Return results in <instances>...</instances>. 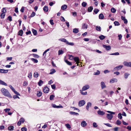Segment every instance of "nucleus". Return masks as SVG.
<instances>
[{
    "mask_svg": "<svg viewBox=\"0 0 131 131\" xmlns=\"http://www.w3.org/2000/svg\"><path fill=\"white\" fill-rule=\"evenodd\" d=\"M1 91L3 94L5 96L10 98H12V96L7 90L5 88H2L1 90Z\"/></svg>",
    "mask_w": 131,
    "mask_h": 131,
    "instance_id": "nucleus-1",
    "label": "nucleus"
},
{
    "mask_svg": "<svg viewBox=\"0 0 131 131\" xmlns=\"http://www.w3.org/2000/svg\"><path fill=\"white\" fill-rule=\"evenodd\" d=\"M86 102L84 100L80 101L78 103L79 106L80 107H81L83 106L85 103Z\"/></svg>",
    "mask_w": 131,
    "mask_h": 131,
    "instance_id": "nucleus-2",
    "label": "nucleus"
},
{
    "mask_svg": "<svg viewBox=\"0 0 131 131\" xmlns=\"http://www.w3.org/2000/svg\"><path fill=\"white\" fill-rule=\"evenodd\" d=\"M123 67V66L122 65L119 66H118L114 68L113 71H118L121 69Z\"/></svg>",
    "mask_w": 131,
    "mask_h": 131,
    "instance_id": "nucleus-3",
    "label": "nucleus"
},
{
    "mask_svg": "<svg viewBox=\"0 0 131 131\" xmlns=\"http://www.w3.org/2000/svg\"><path fill=\"white\" fill-rule=\"evenodd\" d=\"M73 59L75 62H76V63L77 64V66H78L79 65L78 64L80 63L79 58L77 57H75Z\"/></svg>",
    "mask_w": 131,
    "mask_h": 131,
    "instance_id": "nucleus-4",
    "label": "nucleus"
},
{
    "mask_svg": "<svg viewBox=\"0 0 131 131\" xmlns=\"http://www.w3.org/2000/svg\"><path fill=\"white\" fill-rule=\"evenodd\" d=\"M103 47L105 48L107 51L110 50L111 49V47L110 46H106L105 45H103Z\"/></svg>",
    "mask_w": 131,
    "mask_h": 131,
    "instance_id": "nucleus-5",
    "label": "nucleus"
},
{
    "mask_svg": "<svg viewBox=\"0 0 131 131\" xmlns=\"http://www.w3.org/2000/svg\"><path fill=\"white\" fill-rule=\"evenodd\" d=\"M89 86L88 85H86L83 86L82 90V91H85L89 89Z\"/></svg>",
    "mask_w": 131,
    "mask_h": 131,
    "instance_id": "nucleus-6",
    "label": "nucleus"
},
{
    "mask_svg": "<svg viewBox=\"0 0 131 131\" xmlns=\"http://www.w3.org/2000/svg\"><path fill=\"white\" fill-rule=\"evenodd\" d=\"M8 70H5L0 69V73H6L8 72Z\"/></svg>",
    "mask_w": 131,
    "mask_h": 131,
    "instance_id": "nucleus-7",
    "label": "nucleus"
},
{
    "mask_svg": "<svg viewBox=\"0 0 131 131\" xmlns=\"http://www.w3.org/2000/svg\"><path fill=\"white\" fill-rule=\"evenodd\" d=\"M92 106V103H91L89 102L87 103V105L86 106V109L88 110H89V108L90 107H91Z\"/></svg>",
    "mask_w": 131,
    "mask_h": 131,
    "instance_id": "nucleus-8",
    "label": "nucleus"
},
{
    "mask_svg": "<svg viewBox=\"0 0 131 131\" xmlns=\"http://www.w3.org/2000/svg\"><path fill=\"white\" fill-rule=\"evenodd\" d=\"M49 90L48 88L46 86L43 88V91L45 93H47L48 92Z\"/></svg>",
    "mask_w": 131,
    "mask_h": 131,
    "instance_id": "nucleus-9",
    "label": "nucleus"
},
{
    "mask_svg": "<svg viewBox=\"0 0 131 131\" xmlns=\"http://www.w3.org/2000/svg\"><path fill=\"white\" fill-rule=\"evenodd\" d=\"M81 125L83 127H85L87 125V123L85 121H82L81 123Z\"/></svg>",
    "mask_w": 131,
    "mask_h": 131,
    "instance_id": "nucleus-10",
    "label": "nucleus"
},
{
    "mask_svg": "<svg viewBox=\"0 0 131 131\" xmlns=\"http://www.w3.org/2000/svg\"><path fill=\"white\" fill-rule=\"evenodd\" d=\"M107 118L109 120H111L113 117V116L111 114H107Z\"/></svg>",
    "mask_w": 131,
    "mask_h": 131,
    "instance_id": "nucleus-11",
    "label": "nucleus"
},
{
    "mask_svg": "<svg viewBox=\"0 0 131 131\" xmlns=\"http://www.w3.org/2000/svg\"><path fill=\"white\" fill-rule=\"evenodd\" d=\"M97 113L99 115L103 116L105 114V113L103 111L99 110L97 111Z\"/></svg>",
    "mask_w": 131,
    "mask_h": 131,
    "instance_id": "nucleus-12",
    "label": "nucleus"
},
{
    "mask_svg": "<svg viewBox=\"0 0 131 131\" xmlns=\"http://www.w3.org/2000/svg\"><path fill=\"white\" fill-rule=\"evenodd\" d=\"M101 88L103 89L106 87L105 84L104 82L102 81L101 83Z\"/></svg>",
    "mask_w": 131,
    "mask_h": 131,
    "instance_id": "nucleus-13",
    "label": "nucleus"
},
{
    "mask_svg": "<svg viewBox=\"0 0 131 131\" xmlns=\"http://www.w3.org/2000/svg\"><path fill=\"white\" fill-rule=\"evenodd\" d=\"M0 85H1L5 86H7V84L2 80H0Z\"/></svg>",
    "mask_w": 131,
    "mask_h": 131,
    "instance_id": "nucleus-14",
    "label": "nucleus"
},
{
    "mask_svg": "<svg viewBox=\"0 0 131 131\" xmlns=\"http://www.w3.org/2000/svg\"><path fill=\"white\" fill-rule=\"evenodd\" d=\"M59 41H60L66 43V44L68 42V41L66 39H65L64 38H62L60 39H59Z\"/></svg>",
    "mask_w": 131,
    "mask_h": 131,
    "instance_id": "nucleus-15",
    "label": "nucleus"
},
{
    "mask_svg": "<svg viewBox=\"0 0 131 131\" xmlns=\"http://www.w3.org/2000/svg\"><path fill=\"white\" fill-rule=\"evenodd\" d=\"M70 114L74 115H79V114L77 113H76L73 112L71 111L69 112Z\"/></svg>",
    "mask_w": 131,
    "mask_h": 131,
    "instance_id": "nucleus-16",
    "label": "nucleus"
},
{
    "mask_svg": "<svg viewBox=\"0 0 131 131\" xmlns=\"http://www.w3.org/2000/svg\"><path fill=\"white\" fill-rule=\"evenodd\" d=\"M88 27L87 24L84 23L82 24V28L83 29H86Z\"/></svg>",
    "mask_w": 131,
    "mask_h": 131,
    "instance_id": "nucleus-17",
    "label": "nucleus"
},
{
    "mask_svg": "<svg viewBox=\"0 0 131 131\" xmlns=\"http://www.w3.org/2000/svg\"><path fill=\"white\" fill-rule=\"evenodd\" d=\"M117 80L116 79L113 78L111 79L110 81V83H113L114 82H117Z\"/></svg>",
    "mask_w": 131,
    "mask_h": 131,
    "instance_id": "nucleus-18",
    "label": "nucleus"
},
{
    "mask_svg": "<svg viewBox=\"0 0 131 131\" xmlns=\"http://www.w3.org/2000/svg\"><path fill=\"white\" fill-rule=\"evenodd\" d=\"M67 8V6L66 5L64 4L61 7V9L63 10H64Z\"/></svg>",
    "mask_w": 131,
    "mask_h": 131,
    "instance_id": "nucleus-19",
    "label": "nucleus"
},
{
    "mask_svg": "<svg viewBox=\"0 0 131 131\" xmlns=\"http://www.w3.org/2000/svg\"><path fill=\"white\" fill-rule=\"evenodd\" d=\"M48 7L47 6H45L43 8V10L45 12H47L48 10Z\"/></svg>",
    "mask_w": 131,
    "mask_h": 131,
    "instance_id": "nucleus-20",
    "label": "nucleus"
},
{
    "mask_svg": "<svg viewBox=\"0 0 131 131\" xmlns=\"http://www.w3.org/2000/svg\"><path fill=\"white\" fill-rule=\"evenodd\" d=\"M93 9V7L91 6L88 8V10L89 12H92Z\"/></svg>",
    "mask_w": 131,
    "mask_h": 131,
    "instance_id": "nucleus-21",
    "label": "nucleus"
},
{
    "mask_svg": "<svg viewBox=\"0 0 131 131\" xmlns=\"http://www.w3.org/2000/svg\"><path fill=\"white\" fill-rule=\"evenodd\" d=\"M34 63H37L38 62V60L34 58L30 59Z\"/></svg>",
    "mask_w": 131,
    "mask_h": 131,
    "instance_id": "nucleus-22",
    "label": "nucleus"
},
{
    "mask_svg": "<svg viewBox=\"0 0 131 131\" xmlns=\"http://www.w3.org/2000/svg\"><path fill=\"white\" fill-rule=\"evenodd\" d=\"M39 74L38 72H35L34 74V76L35 77L37 78L38 77Z\"/></svg>",
    "mask_w": 131,
    "mask_h": 131,
    "instance_id": "nucleus-23",
    "label": "nucleus"
},
{
    "mask_svg": "<svg viewBox=\"0 0 131 131\" xmlns=\"http://www.w3.org/2000/svg\"><path fill=\"white\" fill-rule=\"evenodd\" d=\"M130 75V74L127 73H125L124 75V77L125 79H127L128 78V76Z\"/></svg>",
    "mask_w": 131,
    "mask_h": 131,
    "instance_id": "nucleus-24",
    "label": "nucleus"
},
{
    "mask_svg": "<svg viewBox=\"0 0 131 131\" xmlns=\"http://www.w3.org/2000/svg\"><path fill=\"white\" fill-rule=\"evenodd\" d=\"M104 17L103 15L102 14H100L99 15V18L100 19H103Z\"/></svg>",
    "mask_w": 131,
    "mask_h": 131,
    "instance_id": "nucleus-25",
    "label": "nucleus"
},
{
    "mask_svg": "<svg viewBox=\"0 0 131 131\" xmlns=\"http://www.w3.org/2000/svg\"><path fill=\"white\" fill-rule=\"evenodd\" d=\"M96 29L97 31H100L101 30V28L100 26H97L96 27Z\"/></svg>",
    "mask_w": 131,
    "mask_h": 131,
    "instance_id": "nucleus-26",
    "label": "nucleus"
},
{
    "mask_svg": "<svg viewBox=\"0 0 131 131\" xmlns=\"http://www.w3.org/2000/svg\"><path fill=\"white\" fill-rule=\"evenodd\" d=\"M42 92L41 91H39L37 92V96L38 97L41 96L42 94Z\"/></svg>",
    "mask_w": 131,
    "mask_h": 131,
    "instance_id": "nucleus-27",
    "label": "nucleus"
},
{
    "mask_svg": "<svg viewBox=\"0 0 131 131\" xmlns=\"http://www.w3.org/2000/svg\"><path fill=\"white\" fill-rule=\"evenodd\" d=\"M83 91H82V90H80V93L81 94L83 95H86L87 94V92H83Z\"/></svg>",
    "mask_w": 131,
    "mask_h": 131,
    "instance_id": "nucleus-28",
    "label": "nucleus"
},
{
    "mask_svg": "<svg viewBox=\"0 0 131 131\" xmlns=\"http://www.w3.org/2000/svg\"><path fill=\"white\" fill-rule=\"evenodd\" d=\"M73 33H77L79 32L78 29V28H75L73 29Z\"/></svg>",
    "mask_w": 131,
    "mask_h": 131,
    "instance_id": "nucleus-29",
    "label": "nucleus"
},
{
    "mask_svg": "<svg viewBox=\"0 0 131 131\" xmlns=\"http://www.w3.org/2000/svg\"><path fill=\"white\" fill-rule=\"evenodd\" d=\"M56 72V70L54 69H51L50 70V74H52Z\"/></svg>",
    "mask_w": 131,
    "mask_h": 131,
    "instance_id": "nucleus-30",
    "label": "nucleus"
},
{
    "mask_svg": "<svg viewBox=\"0 0 131 131\" xmlns=\"http://www.w3.org/2000/svg\"><path fill=\"white\" fill-rule=\"evenodd\" d=\"M123 63L124 65L125 66L127 67H128L129 64L128 62H127L126 61H124L123 62Z\"/></svg>",
    "mask_w": 131,
    "mask_h": 131,
    "instance_id": "nucleus-31",
    "label": "nucleus"
},
{
    "mask_svg": "<svg viewBox=\"0 0 131 131\" xmlns=\"http://www.w3.org/2000/svg\"><path fill=\"white\" fill-rule=\"evenodd\" d=\"M43 82L41 80H40L38 83V85L39 86H41L43 84Z\"/></svg>",
    "mask_w": 131,
    "mask_h": 131,
    "instance_id": "nucleus-32",
    "label": "nucleus"
},
{
    "mask_svg": "<svg viewBox=\"0 0 131 131\" xmlns=\"http://www.w3.org/2000/svg\"><path fill=\"white\" fill-rule=\"evenodd\" d=\"M99 38L100 39L102 40L105 38V37L103 35H101L100 36H99Z\"/></svg>",
    "mask_w": 131,
    "mask_h": 131,
    "instance_id": "nucleus-33",
    "label": "nucleus"
},
{
    "mask_svg": "<svg viewBox=\"0 0 131 131\" xmlns=\"http://www.w3.org/2000/svg\"><path fill=\"white\" fill-rule=\"evenodd\" d=\"M65 61L68 65H69L71 66L72 65L71 63V62H69L67 60H65Z\"/></svg>",
    "mask_w": 131,
    "mask_h": 131,
    "instance_id": "nucleus-34",
    "label": "nucleus"
},
{
    "mask_svg": "<svg viewBox=\"0 0 131 131\" xmlns=\"http://www.w3.org/2000/svg\"><path fill=\"white\" fill-rule=\"evenodd\" d=\"M14 127L13 126H10L8 127V130L12 131L13 130Z\"/></svg>",
    "mask_w": 131,
    "mask_h": 131,
    "instance_id": "nucleus-35",
    "label": "nucleus"
},
{
    "mask_svg": "<svg viewBox=\"0 0 131 131\" xmlns=\"http://www.w3.org/2000/svg\"><path fill=\"white\" fill-rule=\"evenodd\" d=\"M67 44L71 46H73L74 45V43L73 42H69L68 41V42L67 43Z\"/></svg>",
    "mask_w": 131,
    "mask_h": 131,
    "instance_id": "nucleus-36",
    "label": "nucleus"
},
{
    "mask_svg": "<svg viewBox=\"0 0 131 131\" xmlns=\"http://www.w3.org/2000/svg\"><path fill=\"white\" fill-rule=\"evenodd\" d=\"M121 123V121H120L119 120H117L116 122V124L117 125H120Z\"/></svg>",
    "mask_w": 131,
    "mask_h": 131,
    "instance_id": "nucleus-37",
    "label": "nucleus"
},
{
    "mask_svg": "<svg viewBox=\"0 0 131 131\" xmlns=\"http://www.w3.org/2000/svg\"><path fill=\"white\" fill-rule=\"evenodd\" d=\"M5 14L4 13H2L1 15V17L2 18H3L5 16Z\"/></svg>",
    "mask_w": 131,
    "mask_h": 131,
    "instance_id": "nucleus-38",
    "label": "nucleus"
},
{
    "mask_svg": "<svg viewBox=\"0 0 131 131\" xmlns=\"http://www.w3.org/2000/svg\"><path fill=\"white\" fill-rule=\"evenodd\" d=\"M63 53V52L62 50H60L58 51V54L59 55L62 54Z\"/></svg>",
    "mask_w": 131,
    "mask_h": 131,
    "instance_id": "nucleus-39",
    "label": "nucleus"
},
{
    "mask_svg": "<svg viewBox=\"0 0 131 131\" xmlns=\"http://www.w3.org/2000/svg\"><path fill=\"white\" fill-rule=\"evenodd\" d=\"M32 32L34 35H36L37 34V31L36 30L33 29H32Z\"/></svg>",
    "mask_w": 131,
    "mask_h": 131,
    "instance_id": "nucleus-40",
    "label": "nucleus"
},
{
    "mask_svg": "<svg viewBox=\"0 0 131 131\" xmlns=\"http://www.w3.org/2000/svg\"><path fill=\"white\" fill-rule=\"evenodd\" d=\"M110 54L111 55H112L117 56V55H119V53L118 52H116Z\"/></svg>",
    "mask_w": 131,
    "mask_h": 131,
    "instance_id": "nucleus-41",
    "label": "nucleus"
},
{
    "mask_svg": "<svg viewBox=\"0 0 131 131\" xmlns=\"http://www.w3.org/2000/svg\"><path fill=\"white\" fill-rule=\"evenodd\" d=\"M122 114L121 113H119L118 115V118L120 119H121L122 118Z\"/></svg>",
    "mask_w": 131,
    "mask_h": 131,
    "instance_id": "nucleus-42",
    "label": "nucleus"
},
{
    "mask_svg": "<svg viewBox=\"0 0 131 131\" xmlns=\"http://www.w3.org/2000/svg\"><path fill=\"white\" fill-rule=\"evenodd\" d=\"M99 10L97 9H95L94 10V12L95 14H97L99 12Z\"/></svg>",
    "mask_w": 131,
    "mask_h": 131,
    "instance_id": "nucleus-43",
    "label": "nucleus"
},
{
    "mask_svg": "<svg viewBox=\"0 0 131 131\" xmlns=\"http://www.w3.org/2000/svg\"><path fill=\"white\" fill-rule=\"evenodd\" d=\"M23 33V31L22 30H20L19 32L18 35L21 36Z\"/></svg>",
    "mask_w": 131,
    "mask_h": 131,
    "instance_id": "nucleus-44",
    "label": "nucleus"
},
{
    "mask_svg": "<svg viewBox=\"0 0 131 131\" xmlns=\"http://www.w3.org/2000/svg\"><path fill=\"white\" fill-rule=\"evenodd\" d=\"M115 26H118L119 25V23L117 21H115L114 23Z\"/></svg>",
    "mask_w": 131,
    "mask_h": 131,
    "instance_id": "nucleus-45",
    "label": "nucleus"
},
{
    "mask_svg": "<svg viewBox=\"0 0 131 131\" xmlns=\"http://www.w3.org/2000/svg\"><path fill=\"white\" fill-rule=\"evenodd\" d=\"M32 55L34 57L37 58H38L39 57V56L37 54H33Z\"/></svg>",
    "mask_w": 131,
    "mask_h": 131,
    "instance_id": "nucleus-46",
    "label": "nucleus"
},
{
    "mask_svg": "<svg viewBox=\"0 0 131 131\" xmlns=\"http://www.w3.org/2000/svg\"><path fill=\"white\" fill-rule=\"evenodd\" d=\"M111 10L113 13H115L116 11V9L114 8H112L111 9Z\"/></svg>",
    "mask_w": 131,
    "mask_h": 131,
    "instance_id": "nucleus-47",
    "label": "nucleus"
},
{
    "mask_svg": "<svg viewBox=\"0 0 131 131\" xmlns=\"http://www.w3.org/2000/svg\"><path fill=\"white\" fill-rule=\"evenodd\" d=\"M87 5V3L85 2H83L82 4V6L84 7H85Z\"/></svg>",
    "mask_w": 131,
    "mask_h": 131,
    "instance_id": "nucleus-48",
    "label": "nucleus"
},
{
    "mask_svg": "<svg viewBox=\"0 0 131 131\" xmlns=\"http://www.w3.org/2000/svg\"><path fill=\"white\" fill-rule=\"evenodd\" d=\"M93 125L94 127H97L98 125L97 123L95 122L93 123Z\"/></svg>",
    "mask_w": 131,
    "mask_h": 131,
    "instance_id": "nucleus-49",
    "label": "nucleus"
},
{
    "mask_svg": "<svg viewBox=\"0 0 131 131\" xmlns=\"http://www.w3.org/2000/svg\"><path fill=\"white\" fill-rule=\"evenodd\" d=\"M54 96L53 95H51L50 97V99L51 100H53Z\"/></svg>",
    "mask_w": 131,
    "mask_h": 131,
    "instance_id": "nucleus-50",
    "label": "nucleus"
},
{
    "mask_svg": "<svg viewBox=\"0 0 131 131\" xmlns=\"http://www.w3.org/2000/svg\"><path fill=\"white\" fill-rule=\"evenodd\" d=\"M52 107L54 108H58V106L56 105L55 104H52L51 105Z\"/></svg>",
    "mask_w": 131,
    "mask_h": 131,
    "instance_id": "nucleus-51",
    "label": "nucleus"
},
{
    "mask_svg": "<svg viewBox=\"0 0 131 131\" xmlns=\"http://www.w3.org/2000/svg\"><path fill=\"white\" fill-rule=\"evenodd\" d=\"M65 126L67 128H68L69 129H70L71 128L70 125L69 124H66L65 125Z\"/></svg>",
    "mask_w": 131,
    "mask_h": 131,
    "instance_id": "nucleus-52",
    "label": "nucleus"
},
{
    "mask_svg": "<svg viewBox=\"0 0 131 131\" xmlns=\"http://www.w3.org/2000/svg\"><path fill=\"white\" fill-rule=\"evenodd\" d=\"M28 85V83L26 81H24L23 82V85L24 86H27Z\"/></svg>",
    "mask_w": 131,
    "mask_h": 131,
    "instance_id": "nucleus-53",
    "label": "nucleus"
},
{
    "mask_svg": "<svg viewBox=\"0 0 131 131\" xmlns=\"http://www.w3.org/2000/svg\"><path fill=\"white\" fill-rule=\"evenodd\" d=\"M6 12V10L5 8H3L2 10V13H5Z\"/></svg>",
    "mask_w": 131,
    "mask_h": 131,
    "instance_id": "nucleus-54",
    "label": "nucleus"
},
{
    "mask_svg": "<svg viewBox=\"0 0 131 131\" xmlns=\"http://www.w3.org/2000/svg\"><path fill=\"white\" fill-rule=\"evenodd\" d=\"M28 77L30 79H31L32 78V73L30 72L28 74Z\"/></svg>",
    "mask_w": 131,
    "mask_h": 131,
    "instance_id": "nucleus-55",
    "label": "nucleus"
},
{
    "mask_svg": "<svg viewBox=\"0 0 131 131\" xmlns=\"http://www.w3.org/2000/svg\"><path fill=\"white\" fill-rule=\"evenodd\" d=\"M35 15H36L35 13L34 12H32V13L30 17H34V16H35Z\"/></svg>",
    "mask_w": 131,
    "mask_h": 131,
    "instance_id": "nucleus-56",
    "label": "nucleus"
},
{
    "mask_svg": "<svg viewBox=\"0 0 131 131\" xmlns=\"http://www.w3.org/2000/svg\"><path fill=\"white\" fill-rule=\"evenodd\" d=\"M100 72L99 71L97 70V71L96 72L94 73V75H98L100 74Z\"/></svg>",
    "mask_w": 131,
    "mask_h": 131,
    "instance_id": "nucleus-57",
    "label": "nucleus"
},
{
    "mask_svg": "<svg viewBox=\"0 0 131 131\" xmlns=\"http://www.w3.org/2000/svg\"><path fill=\"white\" fill-rule=\"evenodd\" d=\"M107 112L108 113H110L112 115V114L114 115L115 114V113L114 112H113L110 111H107Z\"/></svg>",
    "mask_w": 131,
    "mask_h": 131,
    "instance_id": "nucleus-58",
    "label": "nucleus"
},
{
    "mask_svg": "<svg viewBox=\"0 0 131 131\" xmlns=\"http://www.w3.org/2000/svg\"><path fill=\"white\" fill-rule=\"evenodd\" d=\"M10 108H6L4 110V111H5V112L6 113L8 112H9L10 111Z\"/></svg>",
    "mask_w": 131,
    "mask_h": 131,
    "instance_id": "nucleus-59",
    "label": "nucleus"
},
{
    "mask_svg": "<svg viewBox=\"0 0 131 131\" xmlns=\"http://www.w3.org/2000/svg\"><path fill=\"white\" fill-rule=\"evenodd\" d=\"M19 121H20L21 123H24V122L25 121L24 119L23 118H21L19 120Z\"/></svg>",
    "mask_w": 131,
    "mask_h": 131,
    "instance_id": "nucleus-60",
    "label": "nucleus"
},
{
    "mask_svg": "<svg viewBox=\"0 0 131 131\" xmlns=\"http://www.w3.org/2000/svg\"><path fill=\"white\" fill-rule=\"evenodd\" d=\"M69 59L71 60H72L73 59L74 57L72 55H69Z\"/></svg>",
    "mask_w": 131,
    "mask_h": 131,
    "instance_id": "nucleus-61",
    "label": "nucleus"
},
{
    "mask_svg": "<svg viewBox=\"0 0 131 131\" xmlns=\"http://www.w3.org/2000/svg\"><path fill=\"white\" fill-rule=\"evenodd\" d=\"M104 124L108 127H112L111 125L109 123H104Z\"/></svg>",
    "mask_w": 131,
    "mask_h": 131,
    "instance_id": "nucleus-62",
    "label": "nucleus"
},
{
    "mask_svg": "<svg viewBox=\"0 0 131 131\" xmlns=\"http://www.w3.org/2000/svg\"><path fill=\"white\" fill-rule=\"evenodd\" d=\"M22 131H27V128L25 127H23L21 128Z\"/></svg>",
    "mask_w": 131,
    "mask_h": 131,
    "instance_id": "nucleus-63",
    "label": "nucleus"
},
{
    "mask_svg": "<svg viewBox=\"0 0 131 131\" xmlns=\"http://www.w3.org/2000/svg\"><path fill=\"white\" fill-rule=\"evenodd\" d=\"M12 59V57H7V61H11Z\"/></svg>",
    "mask_w": 131,
    "mask_h": 131,
    "instance_id": "nucleus-64",
    "label": "nucleus"
}]
</instances>
